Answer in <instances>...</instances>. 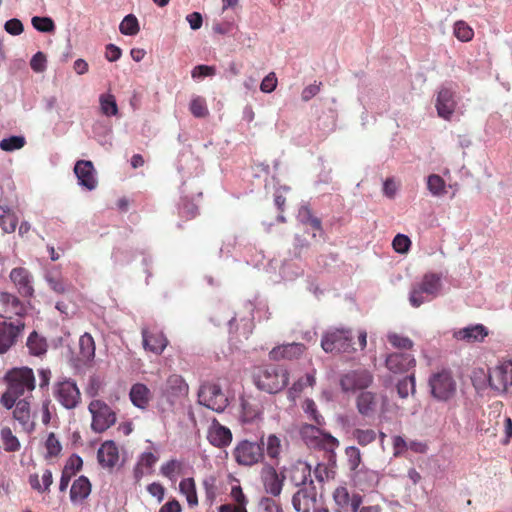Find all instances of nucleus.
Wrapping results in <instances>:
<instances>
[{
  "label": "nucleus",
  "mask_w": 512,
  "mask_h": 512,
  "mask_svg": "<svg viewBox=\"0 0 512 512\" xmlns=\"http://www.w3.org/2000/svg\"><path fill=\"white\" fill-rule=\"evenodd\" d=\"M31 23L40 32H53L55 30L54 21L49 17L34 16Z\"/></svg>",
  "instance_id": "obj_57"
},
{
  "label": "nucleus",
  "mask_w": 512,
  "mask_h": 512,
  "mask_svg": "<svg viewBox=\"0 0 512 512\" xmlns=\"http://www.w3.org/2000/svg\"><path fill=\"white\" fill-rule=\"evenodd\" d=\"M316 488L310 480L308 486L299 488L292 497V505L297 512H310L316 502Z\"/></svg>",
  "instance_id": "obj_18"
},
{
  "label": "nucleus",
  "mask_w": 512,
  "mask_h": 512,
  "mask_svg": "<svg viewBox=\"0 0 512 512\" xmlns=\"http://www.w3.org/2000/svg\"><path fill=\"white\" fill-rule=\"evenodd\" d=\"M302 407L305 413H307L310 416V418L316 423V425L322 426L324 424V418L318 412L317 406L312 399H306Z\"/></svg>",
  "instance_id": "obj_55"
},
{
  "label": "nucleus",
  "mask_w": 512,
  "mask_h": 512,
  "mask_svg": "<svg viewBox=\"0 0 512 512\" xmlns=\"http://www.w3.org/2000/svg\"><path fill=\"white\" fill-rule=\"evenodd\" d=\"M129 396L133 405L140 409H145L152 398L150 389L143 383L132 385Z\"/></svg>",
  "instance_id": "obj_33"
},
{
  "label": "nucleus",
  "mask_w": 512,
  "mask_h": 512,
  "mask_svg": "<svg viewBox=\"0 0 512 512\" xmlns=\"http://www.w3.org/2000/svg\"><path fill=\"white\" fill-rule=\"evenodd\" d=\"M4 28L7 33L13 36L20 35L24 31L22 22L16 18L6 21Z\"/></svg>",
  "instance_id": "obj_60"
},
{
  "label": "nucleus",
  "mask_w": 512,
  "mask_h": 512,
  "mask_svg": "<svg viewBox=\"0 0 512 512\" xmlns=\"http://www.w3.org/2000/svg\"><path fill=\"white\" fill-rule=\"evenodd\" d=\"M333 499L337 506L342 509L350 508L352 512H358L362 504V496L359 494H353L351 496L345 486H339L334 490Z\"/></svg>",
  "instance_id": "obj_24"
},
{
  "label": "nucleus",
  "mask_w": 512,
  "mask_h": 512,
  "mask_svg": "<svg viewBox=\"0 0 512 512\" xmlns=\"http://www.w3.org/2000/svg\"><path fill=\"white\" fill-rule=\"evenodd\" d=\"M7 389L2 394L0 403L8 410L12 409L15 401L20 397L28 396L35 389L36 382L31 368H13L5 374Z\"/></svg>",
  "instance_id": "obj_1"
},
{
  "label": "nucleus",
  "mask_w": 512,
  "mask_h": 512,
  "mask_svg": "<svg viewBox=\"0 0 512 512\" xmlns=\"http://www.w3.org/2000/svg\"><path fill=\"white\" fill-rule=\"evenodd\" d=\"M262 480L267 493L275 497L281 494L284 477H280L274 467H268L263 470Z\"/></svg>",
  "instance_id": "obj_30"
},
{
  "label": "nucleus",
  "mask_w": 512,
  "mask_h": 512,
  "mask_svg": "<svg viewBox=\"0 0 512 512\" xmlns=\"http://www.w3.org/2000/svg\"><path fill=\"white\" fill-rule=\"evenodd\" d=\"M0 304L2 306V317L11 320L14 316L22 318L27 313L26 305L14 294L9 292L0 293Z\"/></svg>",
  "instance_id": "obj_17"
},
{
  "label": "nucleus",
  "mask_w": 512,
  "mask_h": 512,
  "mask_svg": "<svg viewBox=\"0 0 512 512\" xmlns=\"http://www.w3.org/2000/svg\"><path fill=\"white\" fill-rule=\"evenodd\" d=\"M18 224V217L8 206L0 205V226L5 233H13Z\"/></svg>",
  "instance_id": "obj_37"
},
{
  "label": "nucleus",
  "mask_w": 512,
  "mask_h": 512,
  "mask_svg": "<svg viewBox=\"0 0 512 512\" xmlns=\"http://www.w3.org/2000/svg\"><path fill=\"white\" fill-rule=\"evenodd\" d=\"M179 491L183 496H185L190 508L198 506L199 501L194 478L188 477L182 479L179 483Z\"/></svg>",
  "instance_id": "obj_36"
},
{
  "label": "nucleus",
  "mask_w": 512,
  "mask_h": 512,
  "mask_svg": "<svg viewBox=\"0 0 512 512\" xmlns=\"http://www.w3.org/2000/svg\"><path fill=\"white\" fill-rule=\"evenodd\" d=\"M300 434L306 445L310 448L333 452L339 446L338 439L315 425H303Z\"/></svg>",
  "instance_id": "obj_4"
},
{
  "label": "nucleus",
  "mask_w": 512,
  "mask_h": 512,
  "mask_svg": "<svg viewBox=\"0 0 512 512\" xmlns=\"http://www.w3.org/2000/svg\"><path fill=\"white\" fill-rule=\"evenodd\" d=\"M74 172L78 178L79 184L88 190H93L97 186L95 177V168L91 161L79 160L76 162Z\"/></svg>",
  "instance_id": "obj_22"
},
{
  "label": "nucleus",
  "mask_w": 512,
  "mask_h": 512,
  "mask_svg": "<svg viewBox=\"0 0 512 512\" xmlns=\"http://www.w3.org/2000/svg\"><path fill=\"white\" fill-rule=\"evenodd\" d=\"M264 444L263 438H261L260 443L242 440L235 446L233 450V457L239 465L253 466L263 460Z\"/></svg>",
  "instance_id": "obj_7"
},
{
  "label": "nucleus",
  "mask_w": 512,
  "mask_h": 512,
  "mask_svg": "<svg viewBox=\"0 0 512 512\" xmlns=\"http://www.w3.org/2000/svg\"><path fill=\"white\" fill-rule=\"evenodd\" d=\"M311 476V467L306 463H299L290 470L289 480L296 487L308 486L307 481Z\"/></svg>",
  "instance_id": "obj_34"
},
{
  "label": "nucleus",
  "mask_w": 512,
  "mask_h": 512,
  "mask_svg": "<svg viewBox=\"0 0 512 512\" xmlns=\"http://www.w3.org/2000/svg\"><path fill=\"white\" fill-rule=\"evenodd\" d=\"M9 278L22 297H32L34 294L33 276L30 271L24 267L13 268Z\"/></svg>",
  "instance_id": "obj_16"
},
{
  "label": "nucleus",
  "mask_w": 512,
  "mask_h": 512,
  "mask_svg": "<svg viewBox=\"0 0 512 512\" xmlns=\"http://www.w3.org/2000/svg\"><path fill=\"white\" fill-rule=\"evenodd\" d=\"M352 437L357 441V443L362 446H368L373 443L377 438V433L373 429H354L352 432Z\"/></svg>",
  "instance_id": "obj_42"
},
{
  "label": "nucleus",
  "mask_w": 512,
  "mask_h": 512,
  "mask_svg": "<svg viewBox=\"0 0 512 512\" xmlns=\"http://www.w3.org/2000/svg\"><path fill=\"white\" fill-rule=\"evenodd\" d=\"M299 217L302 223L310 225L314 230H322L321 220L312 214L309 207L303 206L299 211Z\"/></svg>",
  "instance_id": "obj_46"
},
{
  "label": "nucleus",
  "mask_w": 512,
  "mask_h": 512,
  "mask_svg": "<svg viewBox=\"0 0 512 512\" xmlns=\"http://www.w3.org/2000/svg\"><path fill=\"white\" fill-rule=\"evenodd\" d=\"M182 463L176 459L169 460L161 466L160 472L164 477L174 480L176 475L181 472Z\"/></svg>",
  "instance_id": "obj_52"
},
{
  "label": "nucleus",
  "mask_w": 512,
  "mask_h": 512,
  "mask_svg": "<svg viewBox=\"0 0 512 512\" xmlns=\"http://www.w3.org/2000/svg\"><path fill=\"white\" fill-rule=\"evenodd\" d=\"M232 500L235 502L234 506L246 507L247 499L243 493L241 486H233L230 492Z\"/></svg>",
  "instance_id": "obj_63"
},
{
  "label": "nucleus",
  "mask_w": 512,
  "mask_h": 512,
  "mask_svg": "<svg viewBox=\"0 0 512 512\" xmlns=\"http://www.w3.org/2000/svg\"><path fill=\"white\" fill-rule=\"evenodd\" d=\"M30 66L35 72H43L46 69V56L42 52H37L30 61Z\"/></svg>",
  "instance_id": "obj_62"
},
{
  "label": "nucleus",
  "mask_w": 512,
  "mask_h": 512,
  "mask_svg": "<svg viewBox=\"0 0 512 512\" xmlns=\"http://www.w3.org/2000/svg\"><path fill=\"white\" fill-rule=\"evenodd\" d=\"M394 457H401L408 450V442L402 436H394L392 440Z\"/></svg>",
  "instance_id": "obj_59"
},
{
  "label": "nucleus",
  "mask_w": 512,
  "mask_h": 512,
  "mask_svg": "<svg viewBox=\"0 0 512 512\" xmlns=\"http://www.w3.org/2000/svg\"><path fill=\"white\" fill-rule=\"evenodd\" d=\"M79 355L82 361H90L95 356V342L87 332L79 338Z\"/></svg>",
  "instance_id": "obj_38"
},
{
  "label": "nucleus",
  "mask_w": 512,
  "mask_h": 512,
  "mask_svg": "<svg viewBox=\"0 0 512 512\" xmlns=\"http://www.w3.org/2000/svg\"><path fill=\"white\" fill-rule=\"evenodd\" d=\"M277 78L275 73H269L261 82L260 89L264 93H271L276 89Z\"/></svg>",
  "instance_id": "obj_61"
},
{
  "label": "nucleus",
  "mask_w": 512,
  "mask_h": 512,
  "mask_svg": "<svg viewBox=\"0 0 512 512\" xmlns=\"http://www.w3.org/2000/svg\"><path fill=\"white\" fill-rule=\"evenodd\" d=\"M385 364L393 373H405L416 365V360L408 352H394L386 357Z\"/></svg>",
  "instance_id": "obj_19"
},
{
  "label": "nucleus",
  "mask_w": 512,
  "mask_h": 512,
  "mask_svg": "<svg viewBox=\"0 0 512 512\" xmlns=\"http://www.w3.org/2000/svg\"><path fill=\"white\" fill-rule=\"evenodd\" d=\"M435 106L439 117L450 120L456 108L454 92L447 87H442L438 92Z\"/></svg>",
  "instance_id": "obj_20"
},
{
  "label": "nucleus",
  "mask_w": 512,
  "mask_h": 512,
  "mask_svg": "<svg viewBox=\"0 0 512 512\" xmlns=\"http://www.w3.org/2000/svg\"><path fill=\"white\" fill-rule=\"evenodd\" d=\"M453 33L454 36L461 42H469L474 37L473 29L463 20L455 22Z\"/></svg>",
  "instance_id": "obj_41"
},
{
  "label": "nucleus",
  "mask_w": 512,
  "mask_h": 512,
  "mask_svg": "<svg viewBox=\"0 0 512 512\" xmlns=\"http://www.w3.org/2000/svg\"><path fill=\"white\" fill-rule=\"evenodd\" d=\"M489 385L499 393H512V361L499 363L489 371Z\"/></svg>",
  "instance_id": "obj_11"
},
{
  "label": "nucleus",
  "mask_w": 512,
  "mask_h": 512,
  "mask_svg": "<svg viewBox=\"0 0 512 512\" xmlns=\"http://www.w3.org/2000/svg\"><path fill=\"white\" fill-rule=\"evenodd\" d=\"M282 450L281 440L274 434L267 437L266 452L270 459L277 460Z\"/></svg>",
  "instance_id": "obj_49"
},
{
  "label": "nucleus",
  "mask_w": 512,
  "mask_h": 512,
  "mask_svg": "<svg viewBox=\"0 0 512 512\" xmlns=\"http://www.w3.org/2000/svg\"><path fill=\"white\" fill-rule=\"evenodd\" d=\"M373 375L367 369L350 370L340 377V387L345 393L367 389L373 383Z\"/></svg>",
  "instance_id": "obj_12"
},
{
  "label": "nucleus",
  "mask_w": 512,
  "mask_h": 512,
  "mask_svg": "<svg viewBox=\"0 0 512 512\" xmlns=\"http://www.w3.org/2000/svg\"><path fill=\"white\" fill-rule=\"evenodd\" d=\"M46 280L49 284V287L58 294H63L66 292V284L61 277H52L47 276Z\"/></svg>",
  "instance_id": "obj_64"
},
{
  "label": "nucleus",
  "mask_w": 512,
  "mask_h": 512,
  "mask_svg": "<svg viewBox=\"0 0 512 512\" xmlns=\"http://www.w3.org/2000/svg\"><path fill=\"white\" fill-rule=\"evenodd\" d=\"M26 144L25 137L11 136L0 141V148L3 151L12 152L23 148Z\"/></svg>",
  "instance_id": "obj_48"
},
{
  "label": "nucleus",
  "mask_w": 512,
  "mask_h": 512,
  "mask_svg": "<svg viewBox=\"0 0 512 512\" xmlns=\"http://www.w3.org/2000/svg\"><path fill=\"white\" fill-rule=\"evenodd\" d=\"M397 393L401 398H407L416 391L415 376L413 374L401 379L397 385Z\"/></svg>",
  "instance_id": "obj_44"
},
{
  "label": "nucleus",
  "mask_w": 512,
  "mask_h": 512,
  "mask_svg": "<svg viewBox=\"0 0 512 512\" xmlns=\"http://www.w3.org/2000/svg\"><path fill=\"white\" fill-rule=\"evenodd\" d=\"M209 442L218 448L228 446L232 441V433L230 429L219 423H213L208 431L207 436Z\"/></svg>",
  "instance_id": "obj_32"
},
{
  "label": "nucleus",
  "mask_w": 512,
  "mask_h": 512,
  "mask_svg": "<svg viewBox=\"0 0 512 512\" xmlns=\"http://www.w3.org/2000/svg\"><path fill=\"white\" fill-rule=\"evenodd\" d=\"M101 112L106 116H116L118 114V105L115 96L110 93L101 94L99 97Z\"/></svg>",
  "instance_id": "obj_39"
},
{
  "label": "nucleus",
  "mask_w": 512,
  "mask_h": 512,
  "mask_svg": "<svg viewBox=\"0 0 512 512\" xmlns=\"http://www.w3.org/2000/svg\"><path fill=\"white\" fill-rule=\"evenodd\" d=\"M52 393L55 400L66 409H75L81 402L80 390L71 379L55 382Z\"/></svg>",
  "instance_id": "obj_6"
},
{
  "label": "nucleus",
  "mask_w": 512,
  "mask_h": 512,
  "mask_svg": "<svg viewBox=\"0 0 512 512\" xmlns=\"http://www.w3.org/2000/svg\"><path fill=\"white\" fill-rule=\"evenodd\" d=\"M488 335L487 328L482 324H476L461 328L453 333V337L467 343L481 342Z\"/></svg>",
  "instance_id": "obj_27"
},
{
  "label": "nucleus",
  "mask_w": 512,
  "mask_h": 512,
  "mask_svg": "<svg viewBox=\"0 0 512 512\" xmlns=\"http://www.w3.org/2000/svg\"><path fill=\"white\" fill-rule=\"evenodd\" d=\"M27 346L33 355L39 356L46 352V346L42 339L39 338L38 334L32 332L27 340Z\"/></svg>",
  "instance_id": "obj_54"
},
{
  "label": "nucleus",
  "mask_w": 512,
  "mask_h": 512,
  "mask_svg": "<svg viewBox=\"0 0 512 512\" xmlns=\"http://www.w3.org/2000/svg\"><path fill=\"white\" fill-rule=\"evenodd\" d=\"M189 392V386L184 378L178 374L170 375L161 387V395L168 402L174 403L177 399L186 397Z\"/></svg>",
  "instance_id": "obj_15"
},
{
  "label": "nucleus",
  "mask_w": 512,
  "mask_h": 512,
  "mask_svg": "<svg viewBox=\"0 0 512 512\" xmlns=\"http://www.w3.org/2000/svg\"><path fill=\"white\" fill-rule=\"evenodd\" d=\"M356 407L362 416H372L378 408L377 394L371 391H362L356 398Z\"/></svg>",
  "instance_id": "obj_31"
},
{
  "label": "nucleus",
  "mask_w": 512,
  "mask_h": 512,
  "mask_svg": "<svg viewBox=\"0 0 512 512\" xmlns=\"http://www.w3.org/2000/svg\"><path fill=\"white\" fill-rule=\"evenodd\" d=\"M92 485L90 480L82 475L79 476L71 485L70 500L72 503H83L91 494Z\"/></svg>",
  "instance_id": "obj_29"
},
{
  "label": "nucleus",
  "mask_w": 512,
  "mask_h": 512,
  "mask_svg": "<svg viewBox=\"0 0 512 512\" xmlns=\"http://www.w3.org/2000/svg\"><path fill=\"white\" fill-rule=\"evenodd\" d=\"M427 188L434 196H440L446 192L445 181L437 174H431L428 176Z\"/></svg>",
  "instance_id": "obj_47"
},
{
  "label": "nucleus",
  "mask_w": 512,
  "mask_h": 512,
  "mask_svg": "<svg viewBox=\"0 0 512 512\" xmlns=\"http://www.w3.org/2000/svg\"><path fill=\"white\" fill-rule=\"evenodd\" d=\"M345 455L347 457V463L348 467L351 471L356 472L357 475L362 473L363 471L360 470L357 472V469L359 468L361 462H362V456L360 450L355 446H348L345 449Z\"/></svg>",
  "instance_id": "obj_43"
},
{
  "label": "nucleus",
  "mask_w": 512,
  "mask_h": 512,
  "mask_svg": "<svg viewBox=\"0 0 512 512\" xmlns=\"http://www.w3.org/2000/svg\"><path fill=\"white\" fill-rule=\"evenodd\" d=\"M387 339L393 347L400 350H411L414 345L410 338L399 335L397 333L388 334Z\"/></svg>",
  "instance_id": "obj_50"
},
{
  "label": "nucleus",
  "mask_w": 512,
  "mask_h": 512,
  "mask_svg": "<svg viewBox=\"0 0 512 512\" xmlns=\"http://www.w3.org/2000/svg\"><path fill=\"white\" fill-rule=\"evenodd\" d=\"M190 111L197 118H205L209 111L203 97L197 96L191 100Z\"/></svg>",
  "instance_id": "obj_53"
},
{
  "label": "nucleus",
  "mask_w": 512,
  "mask_h": 512,
  "mask_svg": "<svg viewBox=\"0 0 512 512\" xmlns=\"http://www.w3.org/2000/svg\"><path fill=\"white\" fill-rule=\"evenodd\" d=\"M321 347L327 353H353L357 351L350 329H332L323 334Z\"/></svg>",
  "instance_id": "obj_3"
},
{
  "label": "nucleus",
  "mask_w": 512,
  "mask_h": 512,
  "mask_svg": "<svg viewBox=\"0 0 512 512\" xmlns=\"http://www.w3.org/2000/svg\"><path fill=\"white\" fill-rule=\"evenodd\" d=\"M306 350V347L302 343H289L284 345H279L277 347H274L269 352V357L272 360L279 361V360H293L299 358Z\"/></svg>",
  "instance_id": "obj_23"
},
{
  "label": "nucleus",
  "mask_w": 512,
  "mask_h": 512,
  "mask_svg": "<svg viewBox=\"0 0 512 512\" xmlns=\"http://www.w3.org/2000/svg\"><path fill=\"white\" fill-rule=\"evenodd\" d=\"M254 382L260 390L271 394L278 393L288 385L289 372L280 365H263L255 369Z\"/></svg>",
  "instance_id": "obj_2"
},
{
  "label": "nucleus",
  "mask_w": 512,
  "mask_h": 512,
  "mask_svg": "<svg viewBox=\"0 0 512 512\" xmlns=\"http://www.w3.org/2000/svg\"><path fill=\"white\" fill-rule=\"evenodd\" d=\"M45 448L47 451L46 458L57 457L60 454L62 446L54 433L48 435Z\"/></svg>",
  "instance_id": "obj_56"
},
{
  "label": "nucleus",
  "mask_w": 512,
  "mask_h": 512,
  "mask_svg": "<svg viewBox=\"0 0 512 512\" xmlns=\"http://www.w3.org/2000/svg\"><path fill=\"white\" fill-rule=\"evenodd\" d=\"M143 348L146 351L161 355L165 348L168 346V339L156 326L142 327L141 329Z\"/></svg>",
  "instance_id": "obj_13"
},
{
  "label": "nucleus",
  "mask_w": 512,
  "mask_h": 512,
  "mask_svg": "<svg viewBox=\"0 0 512 512\" xmlns=\"http://www.w3.org/2000/svg\"><path fill=\"white\" fill-rule=\"evenodd\" d=\"M315 383V376L313 374H306L304 377L298 379L296 382L293 383V385L289 389V394L293 396L298 395L304 390L305 387H312L315 385Z\"/></svg>",
  "instance_id": "obj_51"
},
{
  "label": "nucleus",
  "mask_w": 512,
  "mask_h": 512,
  "mask_svg": "<svg viewBox=\"0 0 512 512\" xmlns=\"http://www.w3.org/2000/svg\"><path fill=\"white\" fill-rule=\"evenodd\" d=\"M1 441L4 450L7 452H16L20 449V442L18 438L15 435H13L11 429L8 427L2 428Z\"/></svg>",
  "instance_id": "obj_40"
},
{
  "label": "nucleus",
  "mask_w": 512,
  "mask_h": 512,
  "mask_svg": "<svg viewBox=\"0 0 512 512\" xmlns=\"http://www.w3.org/2000/svg\"><path fill=\"white\" fill-rule=\"evenodd\" d=\"M88 409L92 415L91 428L93 431L102 433L115 424L116 414L104 401L93 400Z\"/></svg>",
  "instance_id": "obj_9"
},
{
  "label": "nucleus",
  "mask_w": 512,
  "mask_h": 512,
  "mask_svg": "<svg viewBox=\"0 0 512 512\" xmlns=\"http://www.w3.org/2000/svg\"><path fill=\"white\" fill-rule=\"evenodd\" d=\"M119 30L124 35H136L140 30L137 18L133 14L125 16L119 25Z\"/></svg>",
  "instance_id": "obj_45"
},
{
  "label": "nucleus",
  "mask_w": 512,
  "mask_h": 512,
  "mask_svg": "<svg viewBox=\"0 0 512 512\" xmlns=\"http://www.w3.org/2000/svg\"><path fill=\"white\" fill-rule=\"evenodd\" d=\"M241 409V418L246 423H252L260 419L263 413L261 401L252 397L241 398Z\"/></svg>",
  "instance_id": "obj_26"
},
{
  "label": "nucleus",
  "mask_w": 512,
  "mask_h": 512,
  "mask_svg": "<svg viewBox=\"0 0 512 512\" xmlns=\"http://www.w3.org/2000/svg\"><path fill=\"white\" fill-rule=\"evenodd\" d=\"M199 403L215 412H223L228 406V398L221 387L213 382L201 385L198 393Z\"/></svg>",
  "instance_id": "obj_10"
},
{
  "label": "nucleus",
  "mask_w": 512,
  "mask_h": 512,
  "mask_svg": "<svg viewBox=\"0 0 512 512\" xmlns=\"http://www.w3.org/2000/svg\"><path fill=\"white\" fill-rule=\"evenodd\" d=\"M83 465L82 458L76 454H73L67 460L60 478L59 490L64 492L67 490L69 483L73 476L81 470Z\"/></svg>",
  "instance_id": "obj_28"
},
{
  "label": "nucleus",
  "mask_w": 512,
  "mask_h": 512,
  "mask_svg": "<svg viewBox=\"0 0 512 512\" xmlns=\"http://www.w3.org/2000/svg\"><path fill=\"white\" fill-rule=\"evenodd\" d=\"M25 328L23 320L0 322V354L7 352L17 341Z\"/></svg>",
  "instance_id": "obj_14"
},
{
  "label": "nucleus",
  "mask_w": 512,
  "mask_h": 512,
  "mask_svg": "<svg viewBox=\"0 0 512 512\" xmlns=\"http://www.w3.org/2000/svg\"><path fill=\"white\" fill-rule=\"evenodd\" d=\"M411 246V240L407 235L397 234L393 241L392 247L393 249L400 254H405L409 251Z\"/></svg>",
  "instance_id": "obj_58"
},
{
  "label": "nucleus",
  "mask_w": 512,
  "mask_h": 512,
  "mask_svg": "<svg viewBox=\"0 0 512 512\" xmlns=\"http://www.w3.org/2000/svg\"><path fill=\"white\" fill-rule=\"evenodd\" d=\"M30 396H25L23 399L15 401L13 418L19 422L22 429L26 432L34 430L35 424L31 419V408L29 402Z\"/></svg>",
  "instance_id": "obj_21"
},
{
  "label": "nucleus",
  "mask_w": 512,
  "mask_h": 512,
  "mask_svg": "<svg viewBox=\"0 0 512 512\" xmlns=\"http://www.w3.org/2000/svg\"><path fill=\"white\" fill-rule=\"evenodd\" d=\"M97 459L103 468L112 469L119 461V450L115 442L105 441L97 452Z\"/></svg>",
  "instance_id": "obj_25"
},
{
  "label": "nucleus",
  "mask_w": 512,
  "mask_h": 512,
  "mask_svg": "<svg viewBox=\"0 0 512 512\" xmlns=\"http://www.w3.org/2000/svg\"><path fill=\"white\" fill-rule=\"evenodd\" d=\"M31 488L38 493H49L50 486L53 483V475L51 470L45 469L41 476V482L39 479V475L34 473L29 476L28 480Z\"/></svg>",
  "instance_id": "obj_35"
},
{
  "label": "nucleus",
  "mask_w": 512,
  "mask_h": 512,
  "mask_svg": "<svg viewBox=\"0 0 512 512\" xmlns=\"http://www.w3.org/2000/svg\"><path fill=\"white\" fill-rule=\"evenodd\" d=\"M440 288L441 278L439 275L435 273L425 274L421 282L412 287L409 297L410 304L413 307H419L428 300L423 294L434 298L439 294Z\"/></svg>",
  "instance_id": "obj_5"
},
{
  "label": "nucleus",
  "mask_w": 512,
  "mask_h": 512,
  "mask_svg": "<svg viewBox=\"0 0 512 512\" xmlns=\"http://www.w3.org/2000/svg\"><path fill=\"white\" fill-rule=\"evenodd\" d=\"M429 386L433 397L440 401H448L456 393V382L448 370H442L431 375Z\"/></svg>",
  "instance_id": "obj_8"
}]
</instances>
